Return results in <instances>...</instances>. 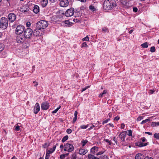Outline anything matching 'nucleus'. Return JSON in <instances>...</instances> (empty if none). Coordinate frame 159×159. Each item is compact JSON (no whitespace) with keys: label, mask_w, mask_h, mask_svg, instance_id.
<instances>
[{"label":"nucleus","mask_w":159,"mask_h":159,"mask_svg":"<svg viewBox=\"0 0 159 159\" xmlns=\"http://www.w3.org/2000/svg\"><path fill=\"white\" fill-rule=\"evenodd\" d=\"M56 148V146H54L52 148H50L49 150H48L47 151V152H46V154L49 155L50 154L52 153L55 151Z\"/></svg>","instance_id":"20"},{"label":"nucleus","mask_w":159,"mask_h":159,"mask_svg":"<svg viewBox=\"0 0 159 159\" xmlns=\"http://www.w3.org/2000/svg\"><path fill=\"white\" fill-rule=\"evenodd\" d=\"M77 119V117H75L73 120V123L74 124L75 122L76 121Z\"/></svg>","instance_id":"52"},{"label":"nucleus","mask_w":159,"mask_h":159,"mask_svg":"<svg viewBox=\"0 0 159 159\" xmlns=\"http://www.w3.org/2000/svg\"><path fill=\"white\" fill-rule=\"evenodd\" d=\"M107 90H104L103 91V93H102V94H100L99 96V97L100 98H102V97L103 96V95L106 94L107 93Z\"/></svg>","instance_id":"28"},{"label":"nucleus","mask_w":159,"mask_h":159,"mask_svg":"<svg viewBox=\"0 0 159 159\" xmlns=\"http://www.w3.org/2000/svg\"><path fill=\"white\" fill-rule=\"evenodd\" d=\"M156 50L155 47L154 46H152L150 48V51L152 52H155Z\"/></svg>","instance_id":"30"},{"label":"nucleus","mask_w":159,"mask_h":159,"mask_svg":"<svg viewBox=\"0 0 159 159\" xmlns=\"http://www.w3.org/2000/svg\"><path fill=\"white\" fill-rule=\"evenodd\" d=\"M74 9L73 8H70L67 10L65 13V15L67 17L72 16L74 13Z\"/></svg>","instance_id":"9"},{"label":"nucleus","mask_w":159,"mask_h":159,"mask_svg":"<svg viewBox=\"0 0 159 159\" xmlns=\"http://www.w3.org/2000/svg\"><path fill=\"white\" fill-rule=\"evenodd\" d=\"M89 9L92 11H94L96 10V8H95L94 7L93 5H90L89 6Z\"/></svg>","instance_id":"26"},{"label":"nucleus","mask_w":159,"mask_h":159,"mask_svg":"<svg viewBox=\"0 0 159 159\" xmlns=\"http://www.w3.org/2000/svg\"><path fill=\"white\" fill-rule=\"evenodd\" d=\"M49 104L47 102H44L41 105V109L44 110H46L48 109L49 107Z\"/></svg>","instance_id":"13"},{"label":"nucleus","mask_w":159,"mask_h":159,"mask_svg":"<svg viewBox=\"0 0 159 159\" xmlns=\"http://www.w3.org/2000/svg\"><path fill=\"white\" fill-rule=\"evenodd\" d=\"M88 152V150L86 148H81L79 150V154L81 155H84Z\"/></svg>","instance_id":"16"},{"label":"nucleus","mask_w":159,"mask_h":159,"mask_svg":"<svg viewBox=\"0 0 159 159\" xmlns=\"http://www.w3.org/2000/svg\"><path fill=\"white\" fill-rule=\"evenodd\" d=\"M110 120V119L109 118V119H107L106 120L104 121L103 122H102V124H104L105 123H107L108 121H109V120Z\"/></svg>","instance_id":"43"},{"label":"nucleus","mask_w":159,"mask_h":159,"mask_svg":"<svg viewBox=\"0 0 159 159\" xmlns=\"http://www.w3.org/2000/svg\"><path fill=\"white\" fill-rule=\"evenodd\" d=\"M145 134H148V135H152V133L146 132H145Z\"/></svg>","instance_id":"60"},{"label":"nucleus","mask_w":159,"mask_h":159,"mask_svg":"<svg viewBox=\"0 0 159 159\" xmlns=\"http://www.w3.org/2000/svg\"><path fill=\"white\" fill-rule=\"evenodd\" d=\"M133 11L135 12H136L138 11V8L136 7H134L133 8Z\"/></svg>","instance_id":"46"},{"label":"nucleus","mask_w":159,"mask_h":159,"mask_svg":"<svg viewBox=\"0 0 159 159\" xmlns=\"http://www.w3.org/2000/svg\"><path fill=\"white\" fill-rule=\"evenodd\" d=\"M48 25L47 21L44 20H41L38 21L36 24L37 28L41 30H43L46 28Z\"/></svg>","instance_id":"3"},{"label":"nucleus","mask_w":159,"mask_h":159,"mask_svg":"<svg viewBox=\"0 0 159 159\" xmlns=\"http://www.w3.org/2000/svg\"><path fill=\"white\" fill-rule=\"evenodd\" d=\"M8 21L11 23L13 22L16 19V16L13 13L9 14L7 16Z\"/></svg>","instance_id":"8"},{"label":"nucleus","mask_w":159,"mask_h":159,"mask_svg":"<svg viewBox=\"0 0 159 159\" xmlns=\"http://www.w3.org/2000/svg\"><path fill=\"white\" fill-rule=\"evenodd\" d=\"M60 1V5L62 7H66L69 5L68 0H59Z\"/></svg>","instance_id":"12"},{"label":"nucleus","mask_w":159,"mask_h":159,"mask_svg":"<svg viewBox=\"0 0 159 159\" xmlns=\"http://www.w3.org/2000/svg\"><path fill=\"white\" fill-rule=\"evenodd\" d=\"M156 125H157V122H152V126H156Z\"/></svg>","instance_id":"51"},{"label":"nucleus","mask_w":159,"mask_h":159,"mask_svg":"<svg viewBox=\"0 0 159 159\" xmlns=\"http://www.w3.org/2000/svg\"><path fill=\"white\" fill-rule=\"evenodd\" d=\"M128 133L129 134L128 135L129 136H132V131L131 130H128Z\"/></svg>","instance_id":"45"},{"label":"nucleus","mask_w":159,"mask_h":159,"mask_svg":"<svg viewBox=\"0 0 159 159\" xmlns=\"http://www.w3.org/2000/svg\"><path fill=\"white\" fill-rule=\"evenodd\" d=\"M143 119V116H139L138 117L137 120L138 121H140V120H141L142 119Z\"/></svg>","instance_id":"48"},{"label":"nucleus","mask_w":159,"mask_h":159,"mask_svg":"<svg viewBox=\"0 0 159 159\" xmlns=\"http://www.w3.org/2000/svg\"><path fill=\"white\" fill-rule=\"evenodd\" d=\"M66 132L68 134H70L72 132V130L70 129H68L66 130Z\"/></svg>","instance_id":"44"},{"label":"nucleus","mask_w":159,"mask_h":159,"mask_svg":"<svg viewBox=\"0 0 159 159\" xmlns=\"http://www.w3.org/2000/svg\"><path fill=\"white\" fill-rule=\"evenodd\" d=\"M105 141L109 143V145H111V142L108 139H105Z\"/></svg>","instance_id":"47"},{"label":"nucleus","mask_w":159,"mask_h":159,"mask_svg":"<svg viewBox=\"0 0 159 159\" xmlns=\"http://www.w3.org/2000/svg\"><path fill=\"white\" fill-rule=\"evenodd\" d=\"M154 137L155 138L159 139V134L155 133L154 134Z\"/></svg>","instance_id":"35"},{"label":"nucleus","mask_w":159,"mask_h":159,"mask_svg":"<svg viewBox=\"0 0 159 159\" xmlns=\"http://www.w3.org/2000/svg\"><path fill=\"white\" fill-rule=\"evenodd\" d=\"M88 157L89 159H99L98 158L95 157L94 155L91 154H89Z\"/></svg>","instance_id":"23"},{"label":"nucleus","mask_w":159,"mask_h":159,"mask_svg":"<svg viewBox=\"0 0 159 159\" xmlns=\"http://www.w3.org/2000/svg\"><path fill=\"white\" fill-rule=\"evenodd\" d=\"M149 120H150L149 119H146L145 120H143L141 123V124H143L149 121Z\"/></svg>","instance_id":"34"},{"label":"nucleus","mask_w":159,"mask_h":159,"mask_svg":"<svg viewBox=\"0 0 159 159\" xmlns=\"http://www.w3.org/2000/svg\"><path fill=\"white\" fill-rule=\"evenodd\" d=\"M108 125H110V126L113 127H114L113 124L112 123H109Z\"/></svg>","instance_id":"64"},{"label":"nucleus","mask_w":159,"mask_h":159,"mask_svg":"<svg viewBox=\"0 0 159 159\" xmlns=\"http://www.w3.org/2000/svg\"><path fill=\"white\" fill-rule=\"evenodd\" d=\"M25 38L22 35H19L17 36L16 41L18 43H22L25 40Z\"/></svg>","instance_id":"11"},{"label":"nucleus","mask_w":159,"mask_h":159,"mask_svg":"<svg viewBox=\"0 0 159 159\" xmlns=\"http://www.w3.org/2000/svg\"><path fill=\"white\" fill-rule=\"evenodd\" d=\"M40 109V106L39 104L37 102L34 107V112L35 114H37L38 113Z\"/></svg>","instance_id":"15"},{"label":"nucleus","mask_w":159,"mask_h":159,"mask_svg":"<svg viewBox=\"0 0 159 159\" xmlns=\"http://www.w3.org/2000/svg\"><path fill=\"white\" fill-rule=\"evenodd\" d=\"M49 157H50V155H48L46 153L45 159H49Z\"/></svg>","instance_id":"56"},{"label":"nucleus","mask_w":159,"mask_h":159,"mask_svg":"<svg viewBox=\"0 0 159 159\" xmlns=\"http://www.w3.org/2000/svg\"><path fill=\"white\" fill-rule=\"evenodd\" d=\"M89 38L88 36H87L85 38H84L82 39L83 41H88L89 40Z\"/></svg>","instance_id":"40"},{"label":"nucleus","mask_w":159,"mask_h":159,"mask_svg":"<svg viewBox=\"0 0 159 159\" xmlns=\"http://www.w3.org/2000/svg\"><path fill=\"white\" fill-rule=\"evenodd\" d=\"M65 23L66 24L68 25L69 24L70 22L68 20H66L65 21Z\"/></svg>","instance_id":"62"},{"label":"nucleus","mask_w":159,"mask_h":159,"mask_svg":"<svg viewBox=\"0 0 159 159\" xmlns=\"http://www.w3.org/2000/svg\"><path fill=\"white\" fill-rule=\"evenodd\" d=\"M104 152H102V151L99 152L96 154V155L97 156H98L99 155H101L102 154L104 153Z\"/></svg>","instance_id":"50"},{"label":"nucleus","mask_w":159,"mask_h":159,"mask_svg":"<svg viewBox=\"0 0 159 159\" xmlns=\"http://www.w3.org/2000/svg\"><path fill=\"white\" fill-rule=\"evenodd\" d=\"M49 145L47 143H45L43 145L42 147L44 148H45L47 147H48Z\"/></svg>","instance_id":"39"},{"label":"nucleus","mask_w":159,"mask_h":159,"mask_svg":"<svg viewBox=\"0 0 159 159\" xmlns=\"http://www.w3.org/2000/svg\"><path fill=\"white\" fill-rule=\"evenodd\" d=\"M43 34V32L42 30L36 28L33 32V35L35 36H41Z\"/></svg>","instance_id":"10"},{"label":"nucleus","mask_w":159,"mask_h":159,"mask_svg":"<svg viewBox=\"0 0 159 159\" xmlns=\"http://www.w3.org/2000/svg\"><path fill=\"white\" fill-rule=\"evenodd\" d=\"M64 151H67L68 152H71L74 150V147L72 144L68 143H66L64 145Z\"/></svg>","instance_id":"6"},{"label":"nucleus","mask_w":159,"mask_h":159,"mask_svg":"<svg viewBox=\"0 0 159 159\" xmlns=\"http://www.w3.org/2000/svg\"><path fill=\"white\" fill-rule=\"evenodd\" d=\"M155 92V90L154 89H150L149 90V93L150 94H152L154 93Z\"/></svg>","instance_id":"42"},{"label":"nucleus","mask_w":159,"mask_h":159,"mask_svg":"<svg viewBox=\"0 0 159 159\" xmlns=\"http://www.w3.org/2000/svg\"><path fill=\"white\" fill-rule=\"evenodd\" d=\"M66 157V154H63L61 155L60 156L61 159H64V158Z\"/></svg>","instance_id":"41"},{"label":"nucleus","mask_w":159,"mask_h":159,"mask_svg":"<svg viewBox=\"0 0 159 159\" xmlns=\"http://www.w3.org/2000/svg\"><path fill=\"white\" fill-rule=\"evenodd\" d=\"M61 106H59L55 110L53 111L52 112V113L53 114L56 113L58 110L61 108Z\"/></svg>","instance_id":"31"},{"label":"nucleus","mask_w":159,"mask_h":159,"mask_svg":"<svg viewBox=\"0 0 159 159\" xmlns=\"http://www.w3.org/2000/svg\"><path fill=\"white\" fill-rule=\"evenodd\" d=\"M24 45V47L26 48L29 47L30 44L28 42H27V43H25Z\"/></svg>","instance_id":"32"},{"label":"nucleus","mask_w":159,"mask_h":159,"mask_svg":"<svg viewBox=\"0 0 159 159\" xmlns=\"http://www.w3.org/2000/svg\"><path fill=\"white\" fill-rule=\"evenodd\" d=\"M108 115L109 116V117L111 118L112 116V113H109Z\"/></svg>","instance_id":"63"},{"label":"nucleus","mask_w":159,"mask_h":159,"mask_svg":"<svg viewBox=\"0 0 159 159\" xmlns=\"http://www.w3.org/2000/svg\"><path fill=\"white\" fill-rule=\"evenodd\" d=\"M102 31H104V32H108V29L107 28H103L102 29Z\"/></svg>","instance_id":"55"},{"label":"nucleus","mask_w":159,"mask_h":159,"mask_svg":"<svg viewBox=\"0 0 159 159\" xmlns=\"http://www.w3.org/2000/svg\"><path fill=\"white\" fill-rule=\"evenodd\" d=\"M91 152L93 154L98 151V148L97 147L94 146L90 150Z\"/></svg>","instance_id":"19"},{"label":"nucleus","mask_w":159,"mask_h":159,"mask_svg":"<svg viewBox=\"0 0 159 159\" xmlns=\"http://www.w3.org/2000/svg\"><path fill=\"white\" fill-rule=\"evenodd\" d=\"M68 139V135L65 136L62 138V142L63 143H64L65 141L67 140Z\"/></svg>","instance_id":"27"},{"label":"nucleus","mask_w":159,"mask_h":159,"mask_svg":"<svg viewBox=\"0 0 159 159\" xmlns=\"http://www.w3.org/2000/svg\"><path fill=\"white\" fill-rule=\"evenodd\" d=\"M25 27L22 25H19L16 29L15 33L17 34L20 35L24 32Z\"/></svg>","instance_id":"7"},{"label":"nucleus","mask_w":159,"mask_h":159,"mask_svg":"<svg viewBox=\"0 0 159 159\" xmlns=\"http://www.w3.org/2000/svg\"><path fill=\"white\" fill-rule=\"evenodd\" d=\"M103 8L106 10L112 9L116 7V2L114 0H106L103 3Z\"/></svg>","instance_id":"1"},{"label":"nucleus","mask_w":159,"mask_h":159,"mask_svg":"<svg viewBox=\"0 0 159 159\" xmlns=\"http://www.w3.org/2000/svg\"><path fill=\"white\" fill-rule=\"evenodd\" d=\"M48 3V0H43L41 2L42 6L43 7H44L47 5Z\"/></svg>","instance_id":"21"},{"label":"nucleus","mask_w":159,"mask_h":159,"mask_svg":"<svg viewBox=\"0 0 159 159\" xmlns=\"http://www.w3.org/2000/svg\"><path fill=\"white\" fill-rule=\"evenodd\" d=\"M142 47L143 48H147L148 47V43L145 42L141 45Z\"/></svg>","instance_id":"24"},{"label":"nucleus","mask_w":159,"mask_h":159,"mask_svg":"<svg viewBox=\"0 0 159 159\" xmlns=\"http://www.w3.org/2000/svg\"><path fill=\"white\" fill-rule=\"evenodd\" d=\"M127 133V131H122L119 135L120 139H121V140L122 141H125V139Z\"/></svg>","instance_id":"14"},{"label":"nucleus","mask_w":159,"mask_h":159,"mask_svg":"<svg viewBox=\"0 0 159 159\" xmlns=\"http://www.w3.org/2000/svg\"><path fill=\"white\" fill-rule=\"evenodd\" d=\"M78 114V112L77 111H75L74 113V116L75 117H77V116Z\"/></svg>","instance_id":"59"},{"label":"nucleus","mask_w":159,"mask_h":159,"mask_svg":"<svg viewBox=\"0 0 159 159\" xmlns=\"http://www.w3.org/2000/svg\"><path fill=\"white\" fill-rule=\"evenodd\" d=\"M120 118L119 116H117L114 118V120H119Z\"/></svg>","instance_id":"53"},{"label":"nucleus","mask_w":159,"mask_h":159,"mask_svg":"<svg viewBox=\"0 0 159 159\" xmlns=\"http://www.w3.org/2000/svg\"><path fill=\"white\" fill-rule=\"evenodd\" d=\"M88 142L87 140H82L81 141V143L82 144V147H84L85 144Z\"/></svg>","instance_id":"25"},{"label":"nucleus","mask_w":159,"mask_h":159,"mask_svg":"<svg viewBox=\"0 0 159 159\" xmlns=\"http://www.w3.org/2000/svg\"><path fill=\"white\" fill-rule=\"evenodd\" d=\"M30 25V23L29 22H28L26 23V25L27 27H29Z\"/></svg>","instance_id":"61"},{"label":"nucleus","mask_w":159,"mask_h":159,"mask_svg":"<svg viewBox=\"0 0 159 159\" xmlns=\"http://www.w3.org/2000/svg\"><path fill=\"white\" fill-rule=\"evenodd\" d=\"M113 140L115 141L116 144H117V139L115 137H114Z\"/></svg>","instance_id":"54"},{"label":"nucleus","mask_w":159,"mask_h":159,"mask_svg":"<svg viewBox=\"0 0 159 159\" xmlns=\"http://www.w3.org/2000/svg\"><path fill=\"white\" fill-rule=\"evenodd\" d=\"M89 87V86H86V87L85 88H83L82 89V91H81V92H83L85 90H86Z\"/></svg>","instance_id":"49"},{"label":"nucleus","mask_w":159,"mask_h":159,"mask_svg":"<svg viewBox=\"0 0 159 159\" xmlns=\"http://www.w3.org/2000/svg\"><path fill=\"white\" fill-rule=\"evenodd\" d=\"M144 155L141 153L136 154L135 156V159H144Z\"/></svg>","instance_id":"18"},{"label":"nucleus","mask_w":159,"mask_h":159,"mask_svg":"<svg viewBox=\"0 0 159 159\" xmlns=\"http://www.w3.org/2000/svg\"><path fill=\"white\" fill-rule=\"evenodd\" d=\"M125 125L124 124L122 123L121 124V129H124L125 127Z\"/></svg>","instance_id":"57"},{"label":"nucleus","mask_w":159,"mask_h":159,"mask_svg":"<svg viewBox=\"0 0 159 159\" xmlns=\"http://www.w3.org/2000/svg\"><path fill=\"white\" fill-rule=\"evenodd\" d=\"M39 11L40 9L39 7L37 5H34L33 9V12L36 14H37L39 12Z\"/></svg>","instance_id":"17"},{"label":"nucleus","mask_w":159,"mask_h":159,"mask_svg":"<svg viewBox=\"0 0 159 159\" xmlns=\"http://www.w3.org/2000/svg\"><path fill=\"white\" fill-rule=\"evenodd\" d=\"M8 21L5 17H2L0 20V28L3 30L6 29L8 26Z\"/></svg>","instance_id":"2"},{"label":"nucleus","mask_w":159,"mask_h":159,"mask_svg":"<svg viewBox=\"0 0 159 159\" xmlns=\"http://www.w3.org/2000/svg\"><path fill=\"white\" fill-rule=\"evenodd\" d=\"M140 140L142 142H138L135 143V144L136 146H138L139 147H143L146 146L148 144V143H143L147 141L146 139L144 137L141 138L140 139Z\"/></svg>","instance_id":"5"},{"label":"nucleus","mask_w":159,"mask_h":159,"mask_svg":"<svg viewBox=\"0 0 159 159\" xmlns=\"http://www.w3.org/2000/svg\"><path fill=\"white\" fill-rule=\"evenodd\" d=\"M144 159H153V158L149 157H144Z\"/></svg>","instance_id":"58"},{"label":"nucleus","mask_w":159,"mask_h":159,"mask_svg":"<svg viewBox=\"0 0 159 159\" xmlns=\"http://www.w3.org/2000/svg\"><path fill=\"white\" fill-rule=\"evenodd\" d=\"M21 124L20 123H18L16 125L14 126L15 129L16 131H18L20 130V127Z\"/></svg>","instance_id":"22"},{"label":"nucleus","mask_w":159,"mask_h":159,"mask_svg":"<svg viewBox=\"0 0 159 159\" xmlns=\"http://www.w3.org/2000/svg\"><path fill=\"white\" fill-rule=\"evenodd\" d=\"M76 153H74L71 155V159H76Z\"/></svg>","instance_id":"33"},{"label":"nucleus","mask_w":159,"mask_h":159,"mask_svg":"<svg viewBox=\"0 0 159 159\" xmlns=\"http://www.w3.org/2000/svg\"><path fill=\"white\" fill-rule=\"evenodd\" d=\"M88 126V125H82L80 126V128L82 129H86Z\"/></svg>","instance_id":"36"},{"label":"nucleus","mask_w":159,"mask_h":159,"mask_svg":"<svg viewBox=\"0 0 159 159\" xmlns=\"http://www.w3.org/2000/svg\"><path fill=\"white\" fill-rule=\"evenodd\" d=\"M4 47V45L3 44L0 43V52L3 50Z\"/></svg>","instance_id":"29"},{"label":"nucleus","mask_w":159,"mask_h":159,"mask_svg":"<svg viewBox=\"0 0 159 159\" xmlns=\"http://www.w3.org/2000/svg\"><path fill=\"white\" fill-rule=\"evenodd\" d=\"M81 47H88V45L86 42H84L82 43V44Z\"/></svg>","instance_id":"37"},{"label":"nucleus","mask_w":159,"mask_h":159,"mask_svg":"<svg viewBox=\"0 0 159 159\" xmlns=\"http://www.w3.org/2000/svg\"><path fill=\"white\" fill-rule=\"evenodd\" d=\"M100 159H109L108 157L106 155H104L103 156H101L100 158Z\"/></svg>","instance_id":"38"},{"label":"nucleus","mask_w":159,"mask_h":159,"mask_svg":"<svg viewBox=\"0 0 159 159\" xmlns=\"http://www.w3.org/2000/svg\"><path fill=\"white\" fill-rule=\"evenodd\" d=\"M33 35V32L30 28H28L24 31V37L27 39H31Z\"/></svg>","instance_id":"4"}]
</instances>
